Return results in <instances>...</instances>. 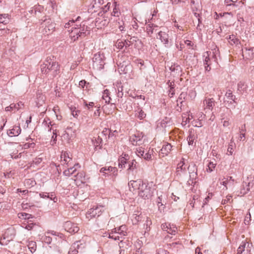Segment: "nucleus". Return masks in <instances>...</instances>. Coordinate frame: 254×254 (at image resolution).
Segmentation results:
<instances>
[{"mask_svg":"<svg viewBox=\"0 0 254 254\" xmlns=\"http://www.w3.org/2000/svg\"><path fill=\"white\" fill-rule=\"evenodd\" d=\"M84 105L87 107L88 109H90V108L93 107L94 105V103L93 102H89L88 104L87 103V101L85 100L83 101Z\"/></svg>","mask_w":254,"mask_h":254,"instance_id":"nucleus-55","label":"nucleus"},{"mask_svg":"<svg viewBox=\"0 0 254 254\" xmlns=\"http://www.w3.org/2000/svg\"><path fill=\"white\" fill-rule=\"evenodd\" d=\"M188 169L190 174V178L192 180L195 179L197 177V167L196 165L192 164L188 167Z\"/></svg>","mask_w":254,"mask_h":254,"instance_id":"nucleus-18","label":"nucleus"},{"mask_svg":"<svg viewBox=\"0 0 254 254\" xmlns=\"http://www.w3.org/2000/svg\"><path fill=\"white\" fill-rule=\"evenodd\" d=\"M80 165L78 163L75 164L73 166L70 167L64 170L63 174L64 176L69 177L73 174L76 171L78 168H80Z\"/></svg>","mask_w":254,"mask_h":254,"instance_id":"nucleus-21","label":"nucleus"},{"mask_svg":"<svg viewBox=\"0 0 254 254\" xmlns=\"http://www.w3.org/2000/svg\"><path fill=\"white\" fill-rule=\"evenodd\" d=\"M68 31L70 32V37L73 41L77 40L79 37H84L89 34V30H85L84 27H81V25L79 27L78 26H77V27L75 26L72 27L71 30L69 29Z\"/></svg>","mask_w":254,"mask_h":254,"instance_id":"nucleus-2","label":"nucleus"},{"mask_svg":"<svg viewBox=\"0 0 254 254\" xmlns=\"http://www.w3.org/2000/svg\"><path fill=\"white\" fill-rule=\"evenodd\" d=\"M42 74L50 73L53 77H56L60 73V65L54 59V57H48L43 64L40 65Z\"/></svg>","mask_w":254,"mask_h":254,"instance_id":"nucleus-1","label":"nucleus"},{"mask_svg":"<svg viewBox=\"0 0 254 254\" xmlns=\"http://www.w3.org/2000/svg\"><path fill=\"white\" fill-rule=\"evenodd\" d=\"M86 83V81L85 80H82L79 81V85L81 87V88H83Z\"/></svg>","mask_w":254,"mask_h":254,"instance_id":"nucleus-62","label":"nucleus"},{"mask_svg":"<svg viewBox=\"0 0 254 254\" xmlns=\"http://www.w3.org/2000/svg\"><path fill=\"white\" fill-rule=\"evenodd\" d=\"M144 159L146 160H149L151 158V155L149 152H147L143 154V156H142Z\"/></svg>","mask_w":254,"mask_h":254,"instance_id":"nucleus-56","label":"nucleus"},{"mask_svg":"<svg viewBox=\"0 0 254 254\" xmlns=\"http://www.w3.org/2000/svg\"><path fill=\"white\" fill-rule=\"evenodd\" d=\"M204 64H210V58L208 56H207L205 57V60H204Z\"/></svg>","mask_w":254,"mask_h":254,"instance_id":"nucleus-64","label":"nucleus"},{"mask_svg":"<svg viewBox=\"0 0 254 254\" xmlns=\"http://www.w3.org/2000/svg\"><path fill=\"white\" fill-rule=\"evenodd\" d=\"M157 38L159 39L162 42L167 46L169 43V36L166 31H160L158 32Z\"/></svg>","mask_w":254,"mask_h":254,"instance_id":"nucleus-17","label":"nucleus"},{"mask_svg":"<svg viewBox=\"0 0 254 254\" xmlns=\"http://www.w3.org/2000/svg\"><path fill=\"white\" fill-rule=\"evenodd\" d=\"M186 97V93L182 92L179 96L178 99L177 100V102H180L181 103H182V99H185Z\"/></svg>","mask_w":254,"mask_h":254,"instance_id":"nucleus-51","label":"nucleus"},{"mask_svg":"<svg viewBox=\"0 0 254 254\" xmlns=\"http://www.w3.org/2000/svg\"><path fill=\"white\" fill-rule=\"evenodd\" d=\"M254 185V180L251 182H244L242 185V189L241 190V194L244 195L246 194L250 190V188L252 187Z\"/></svg>","mask_w":254,"mask_h":254,"instance_id":"nucleus-16","label":"nucleus"},{"mask_svg":"<svg viewBox=\"0 0 254 254\" xmlns=\"http://www.w3.org/2000/svg\"><path fill=\"white\" fill-rule=\"evenodd\" d=\"M146 116V114L144 113V112L142 110H140L139 113L138 115L137 116L138 118L141 120L144 118Z\"/></svg>","mask_w":254,"mask_h":254,"instance_id":"nucleus-57","label":"nucleus"},{"mask_svg":"<svg viewBox=\"0 0 254 254\" xmlns=\"http://www.w3.org/2000/svg\"><path fill=\"white\" fill-rule=\"evenodd\" d=\"M125 229L126 226L125 225H122L119 228L114 229V230H115V233L118 234V235L125 236L127 235V232L125 231Z\"/></svg>","mask_w":254,"mask_h":254,"instance_id":"nucleus-28","label":"nucleus"},{"mask_svg":"<svg viewBox=\"0 0 254 254\" xmlns=\"http://www.w3.org/2000/svg\"><path fill=\"white\" fill-rule=\"evenodd\" d=\"M53 133V135L52 137L51 142H53V143H56L57 141V136L58 135L57 129L54 130Z\"/></svg>","mask_w":254,"mask_h":254,"instance_id":"nucleus-49","label":"nucleus"},{"mask_svg":"<svg viewBox=\"0 0 254 254\" xmlns=\"http://www.w3.org/2000/svg\"><path fill=\"white\" fill-rule=\"evenodd\" d=\"M40 195L41 197L45 198V197H48L50 198L51 199L53 200L54 202H56L57 201V198L56 197H54L53 198H52L53 195H51V197L50 196L49 193L46 192H43L42 193L40 194Z\"/></svg>","mask_w":254,"mask_h":254,"instance_id":"nucleus-43","label":"nucleus"},{"mask_svg":"<svg viewBox=\"0 0 254 254\" xmlns=\"http://www.w3.org/2000/svg\"><path fill=\"white\" fill-rule=\"evenodd\" d=\"M61 158L63 159L62 160L63 162H64V164H66L67 166H69L71 164L70 161H72L71 158L69 156V154L66 152H63L61 154Z\"/></svg>","mask_w":254,"mask_h":254,"instance_id":"nucleus-25","label":"nucleus"},{"mask_svg":"<svg viewBox=\"0 0 254 254\" xmlns=\"http://www.w3.org/2000/svg\"><path fill=\"white\" fill-rule=\"evenodd\" d=\"M100 172L103 173V175L105 177L110 174H112L114 176H116L117 175L118 171L115 167H109L108 168L102 167L100 169Z\"/></svg>","mask_w":254,"mask_h":254,"instance_id":"nucleus-14","label":"nucleus"},{"mask_svg":"<svg viewBox=\"0 0 254 254\" xmlns=\"http://www.w3.org/2000/svg\"><path fill=\"white\" fill-rule=\"evenodd\" d=\"M153 190L148 183L143 182L138 191V195L143 199H148L153 194Z\"/></svg>","mask_w":254,"mask_h":254,"instance_id":"nucleus-5","label":"nucleus"},{"mask_svg":"<svg viewBox=\"0 0 254 254\" xmlns=\"http://www.w3.org/2000/svg\"><path fill=\"white\" fill-rule=\"evenodd\" d=\"M74 177L76 178L74 179L75 181L76 180H78L81 182H83L84 181V175L83 172H82L78 173Z\"/></svg>","mask_w":254,"mask_h":254,"instance_id":"nucleus-42","label":"nucleus"},{"mask_svg":"<svg viewBox=\"0 0 254 254\" xmlns=\"http://www.w3.org/2000/svg\"><path fill=\"white\" fill-rule=\"evenodd\" d=\"M104 206L103 205L94 206L90 208L86 214V218L90 220L93 218L99 217L104 211Z\"/></svg>","mask_w":254,"mask_h":254,"instance_id":"nucleus-7","label":"nucleus"},{"mask_svg":"<svg viewBox=\"0 0 254 254\" xmlns=\"http://www.w3.org/2000/svg\"><path fill=\"white\" fill-rule=\"evenodd\" d=\"M172 146L171 144L166 143L164 144L160 151V154H162V156H167L170 152Z\"/></svg>","mask_w":254,"mask_h":254,"instance_id":"nucleus-22","label":"nucleus"},{"mask_svg":"<svg viewBox=\"0 0 254 254\" xmlns=\"http://www.w3.org/2000/svg\"><path fill=\"white\" fill-rule=\"evenodd\" d=\"M6 122V121H5L4 119H1V122H0V130H2L3 129Z\"/></svg>","mask_w":254,"mask_h":254,"instance_id":"nucleus-59","label":"nucleus"},{"mask_svg":"<svg viewBox=\"0 0 254 254\" xmlns=\"http://www.w3.org/2000/svg\"><path fill=\"white\" fill-rule=\"evenodd\" d=\"M41 30L43 34L49 35L51 34L55 28V23L50 18H45L41 20Z\"/></svg>","mask_w":254,"mask_h":254,"instance_id":"nucleus-3","label":"nucleus"},{"mask_svg":"<svg viewBox=\"0 0 254 254\" xmlns=\"http://www.w3.org/2000/svg\"><path fill=\"white\" fill-rule=\"evenodd\" d=\"M203 104L206 109L212 111L215 105V101L213 98L205 99L203 100Z\"/></svg>","mask_w":254,"mask_h":254,"instance_id":"nucleus-24","label":"nucleus"},{"mask_svg":"<svg viewBox=\"0 0 254 254\" xmlns=\"http://www.w3.org/2000/svg\"><path fill=\"white\" fill-rule=\"evenodd\" d=\"M70 110L71 114L74 117H77L78 116L80 111L78 110H76L75 107H71L70 108Z\"/></svg>","mask_w":254,"mask_h":254,"instance_id":"nucleus-48","label":"nucleus"},{"mask_svg":"<svg viewBox=\"0 0 254 254\" xmlns=\"http://www.w3.org/2000/svg\"><path fill=\"white\" fill-rule=\"evenodd\" d=\"M196 136L191 129L189 130V135L187 138L188 142L189 145H192Z\"/></svg>","mask_w":254,"mask_h":254,"instance_id":"nucleus-26","label":"nucleus"},{"mask_svg":"<svg viewBox=\"0 0 254 254\" xmlns=\"http://www.w3.org/2000/svg\"><path fill=\"white\" fill-rule=\"evenodd\" d=\"M246 131V125H244L241 128H240V140H244L245 138V132Z\"/></svg>","mask_w":254,"mask_h":254,"instance_id":"nucleus-35","label":"nucleus"},{"mask_svg":"<svg viewBox=\"0 0 254 254\" xmlns=\"http://www.w3.org/2000/svg\"><path fill=\"white\" fill-rule=\"evenodd\" d=\"M143 182L141 179H138L135 181L131 180L128 183V186L130 191L132 192H135L138 191L140 190V188L142 185Z\"/></svg>","mask_w":254,"mask_h":254,"instance_id":"nucleus-9","label":"nucleus"},{"mask_svg":"<svg viewBox=\"0 0 254 254\" xmlns=\"http://www.w3.org/2000/svg\"><path fill=\"white\" fill-rule=\"evenodd\" d=\"M15 235V230L13 228H8L0 240V244L2 245H6L11 241Z\"/></svg>","mask_w":254,"mask_h":254,"instance_id":"nucleus-8","label":"nucleus"},{"mask_svg":"<svg viewBox=\"0 0 254 254\" xmlns=\"http://www.w3.org/2000/svg\"><path fill=\"white\" fill-rule=\"evenodd\" d=\"M9 21V18L7 14H0V23L6 24Z\"/></svg>","mask_w":254,"mask_h":254,"instance_id":"nucleus-31","label":"nucleus"},{"mask_svg":"<svg viewBox=\"0 0 254 254\" xmlns=\"http://www.w3.org/2000/svg\"><path fill=\"white\" fill-rule=\"evenodd\" d=\"M245 54L248 55L249 59H253L254 58V48H250L248 49L245 48Z\"/></svg>","mask_w":254,"mask_h":254,"instance_id":"nucleus-33","label":"nucleus"},{"mask_svg":"<svg viewBox=\"0 0 254 254\" xmlns=\"http://www.w3.org/2000/svg\"><path fill=\"white\" fill-rule=\"evenodd\" d=\"M116 233H115V230L113 229L112 230V232L109 235V238L110 239H112L115 240H120V238H122V236H120L119 235H115Z\"/></svg>","mask_w":254,"mask_h":254,"instance_id":"nucleus-39","label":"nucleus"},{"mask_svg":"<svg viewBox=\"0 0 254 254\" xmlns=\"http://www.w3.org/2000/svg\"><path fill=\"white\" fill-rule=\"evenodd\" d=\"M74 21L73 20H69L67 23H66L64 25V28L66 29H69L70 27H74L76 26L74 24Z\"/></svg>","mask_w":254,"mask_h":254,"instance_id":"nucleus-46","label":"nucleus"},{"mask_svg":"<svg viewBox=\"0 0 254 254\" xmlns=\"http://www.w3.org/2000/svg\"><path fill=\"white\" fill-rule=\"evenodd\" d=\"M27 247H28L29 250H30V251L32 253H33L36 250V243L35 242H33V241L29 242L27 245Z\"/></svg>","mask_w":254,"mask_h":254,"instance_id":"nucleus-36","label":"nucleus"},{"mask_svg":"<svg viewBox=\"0 0 254 254\" xmlns=\"http://www.w3.org/2000/svg\"><path fill=\"white\" fill-rule=\"evenodd\" d=\"M135 152L138 156L142 157V156H143V154L144 152V148H142V147H137L136 149Z\"/></svg>","mask_w":254,"mask_h":254,"instance_id":"nucleus-44","label":"nucleus"},{"mask_svg":"<svg viewBox=\"0 0 254 254\" xmlns=\"http://www.w3.org/2000/svg\"><path fill=\"white\" fill-rule=\"evenodd\" d=\"M187 167L186 165L185 159L182 158L181 161L178 163L177 167L176 169V176L178 177H180L182 176L187 174Z\"/></svg>","mask_w":254,"mask_h":254,"instance_id":"nucleus-10","label":"nucleus"},{"mask_svg":"<svg viewBox=\"0 0 254 254\" xmlns=\"http://www.w3.org/2000/svg\"><path fill=\"white\" fill-rule=\"evenodd\" d=\"M161 228L164 231H166L168 234L175 235L177 228L174 225L169 223H165L161 225Z\"/></svg>","mask_w":254,"mask_h":254,"instance_id":"nucleus-13","label":"nucleus"},{"mask_svg":"<svg viewBox=\"0 0 254 254\" xmlns=\"http://www.w3.org/2000/svg\"><path fill=\"white\" fill-rule=\"evenodd\" d=\"M247 88V85L244 82L240 81L238 84V90L239 91H245Z\"/></svg>","mask_w":254,"mask_h":254,"instance_id":"nucleus-41","label":"nucleus"},{"mask_svg":"<svg viewBox=\"0 0 254 254\" xmlns=\"http://www.w3.org/2000/svg\"><path fill=\"white\" fill-rule=\"evenodd\" d=\"M79 230V228L77 226L76 224H74L72 229L70 230V233H77Z\"/></svg>","mask_w":254,"mask_h":254,"instance_id":"nucleus-54","label":"nucleus"},{"mask_svg":"<svg viewBox=\"0 0 254 254\" xmlns=\"http://www.w3.org/2000/svg\"><path fill=\"white\" fill-rule=\"evenodd\" d=\"M137 163L134 159H132L131 161H128V165L127 166V174L129 175L130 174H133V172L137 168Z\"/></svg>","mask_w":254,"mask_h":254,"instance_id":"nucleus-20","label":"nucleus"},{"mask_svg":"<svg viewBox=\"0 0 254 254\" xmlns=\"http://www.w3.org/2000/svg\"><path fill=\"white\" fill-rule=\"evenodd\" d=\"M26 183L27 184H30L31 185V186H34L35 184H36V183L34 181H33L31 179H28V180H27L26 181Z\"/></svg>","mask_w":254,"mask_h":254,"instance_id":"nucleus-60","label":"nucleus"},{"mask_svg":"<svg viewBox=\"0 0 254 254\" xmlns=\"http://www.w3.org/2000/svg\"><path fill=\"white\" fill-rule=\"evenodd\" d=\"M116 46L118 49L121 50L124 47L125 45L124 44L123 41H118L116 43Z\"/></svg>","mask_w":254,"mask_h":254,"instance_id":"nucleus-52","label":"nucleus"},{"mask_svg":"<svg viewBox=\"0 0 254 254\" xmlns=\"http://www.w3.org/2000/svg\"><path fill=\"white\" fill-rule=\"evenodd\" d=\"M124 44L125 45V48H127L129 47L130 45L132 44V41L128 40H125L123 41Z\"/></svg>","mask_w":254,"mask_h":254,"instance_id":"nucleus-50","label":"nucleus"},{"mask_svg":"<svg viewBox=\"0 0 254 254\" xmlns=\"http://www.w3.org/2000/svg\"><path fill=\"white\" fill-rule=\"evenodd\" d=\"M74 223L70 221H66L64 223V227L66 231L70 233V230H71V229H72L73 226H74Z\"/></svg>","mask_w":254,"mask_h":254,"instance_id":"nucleus-34","label":"nucleus"},{"mask_svg":"<svg viewBox=\"0 0 254 254\" xmlns=\"http://www.w3.org/2000/svg\"><path fill=\"white\" fill-rule=\"evenodd\" d=\"M105 56L103 53L99 52L95 54L93 58V66L97 70H101L104 68Z\"/></svg>","mask_w":254,"mask_h":254,"instance_id":"nucleus-4","label":"nucleus"},{"mask_svg":"<svg viewBox=\"0 0 254 254\" xmlns=\"http://www.w3.org/2000/svg\"><path fill=\"white\" fill-rule=\"evenodd\" d=\"M232 196L231 195H227L225 199L222 200V204H225L228 202L230 201Z\"/></svg>","mask_w":254,"mask_h":254,"instance_id":"nucleus-58","label":"nucleus"},{"mask_svg":"<svg viewBox=\"0 0 254 254\" xmlns=\"http://www.w3.org/2000/svg\"><path fill=\"white\" fill-rule=\"evenodd\" d=\"M43 124H44L45 126H48V127H49L50 126L53 127L55 125L54 124H51V122L50 121L49 119H45Z\"/></svg>","mask_w":254,"mask_h":254,"instance_id":"nucleus-53","label":"nucleus"},{"mask_svg":"<svg viewBox=\"0 0 254 254\" xmlns=\"http://www.w3.org/2000/svg\"><path fill=\"white\" fill-rule=\"evenodd\" d=\"M216 167V164L212 162H209L207 165L206 171L209 173L212 172Z\"/></svg>","mask_w":254,"mask_h":254,"instance_id":"nucleus-40","label":"nucleus"},{"mask_svg":"<svg viewBox=\"0 0 254 254\" xmlns=\"http://www.w3.org/2000/svg\"><path fill=\"white\" fill-rule=\"evenodd\" d=\"M103 99L105 101L106 103H110L111 98L109 96V91L108 90L106 89L104 90L103 95Z\"/></svg>","mask_w":254,"mask_h":254,"instance_id":"nucleus-37","label":"nucleus"},{"mask_svg":"<svg viewBox=\"0 0 254 254\" xmlns=\"http://www.w3.org/2000/svg\"><path fill=\"white\" fill-rule=\"evenodd\" d=\"M190 119L191 118L189 117V116L188 117L183 116L182 125L183 126H185L188 124V123L190 122Z\"/></svg>","mask_w":254,"mask_h":254,"instance_id":"nucleus-47","label":"nucleus"},{"mask_svg":"<svg viewBox=\"0 0 254 254\" xmlns=\"http://www.w3.org/2000/svg\"><path fill=\"white\" fill-rule=\"evenodd\" d=\"M24 106V104L22 102H19L17 104H11L9 107L10 109L15 108L17 110L21 109Z\"/></svg>","mask_w":254,"mask_h":254,"instance_id":"nucleus-38","label":"nucleus"},{"mask_svg":"<svg viewBox=\"0 0 254 254\" xmlns=\"http://www.w3.org/2000/svg\"><path fill=\"white\" fill-rule=\"evenodd\" d=\"M224 4L226 6V10L228 11L231 10V8H229L230 6L232 7H237V5L233 0H224Z\"/></svg>","mask_w":254,"mask_h":254,"instance_id":"nucleus-27","label":"nucleus"},{"mask_svg":"<svg viewBox=\"0 0 254 254\" xmlns=\"http://www.w3.org/2000/svg\"><path fill=\"white\" fill-rule=\"evenodd\" d=\"M252 244H249L245 242H242L239 247L237 250V254H251V246Z\"/></svg>","mask_w":254,"mask_h":254,"instance_id":"nucleus-12","label":"nucleus"},{"mask_svg":"<svg viewBox=\"0 0 254 254\" xmlns=\"http://www.w3.org/2000/svg\"><path fill=\"white\" fill-rule=\"evenodd\" d=\"M157 26L156 25H152V26H149L148 27H147V32L148 35L152 34L154 31L155 32L157 31L156 29H155V28L157 27Z\"/></svg>","mask_w":254,"mask_h":254,"instance_id":"nucleus-45","label":"nucleus"},{"mask_svg":"<svg viewBox=\"0 0 254 254\" xmlns=\"http://www.w3.org/2000/svg\"><path fill=\"white\" fill-rule=\"evenodd\" d=\"M143 136L141 133L137 132L132 136H130L129 141L133 145H140L144 143L143 140Z\"/></svg>","mask_w":254,"mask_h":254,"instance_id":"nucleus-11","label":"nucleus"},{"mask_svg":"<svg viewBox=\"0 0 254 254\" xmlns=\"http://www.w3.org/2000/svg\"><path fill=\"white\" fill-rule=\"evenodd\" d=\"M131 217L133 224H136L141 220L142 216L141 215V213L139 214L138 212L137 213L133 214Z\"/></svg>","mask_w":254,"mask_h":254,"instance_id":"nucleus-29","label":"nucleus"},{"mask_svg":"<svg viewBox=\"0 0 254 254\" xmlns=\"http://www.w3.org/2000/svg\"><path fill=\"white\" fill-rule=\"evenodd\" d=\"M82 244L80 241H77L74 243L71 246L68 254H77L79 252H81Z\"/></svg>","mask_w":254,"mask_h":254,"instance_id":"nucleus-15","label":"nucleus"},{"mask_svg":"<svg viewBox=\"0 0 254 254\" xmlns=\"http://www.w3.org/2000/svg\"><path fill=\"white\" fill-rule=\"evenodd\" d=\"M224 99V102L229 107L235 109L236 105L237 104L236 101L237 98L235 95L233 94V91L230 89L227 90Z\"/></svg>","mask_w":254,"mask_h":254,"instance_id":"nucleus-6","label":"nucleus"},{"mask_svg":"<svg viewBox=\"0 0 254 254\" xmlns=\"http://www.w3.org/2000/svg\"><path fill=\"white\" fill-rule=\"evenodd\" d=\"M162 200L160 197H158V199L157 200V204L158 206V207L160 208L161 206H162L163 204L161 202Z\"/></svg>","mask_w":254,"mask_h":254,"instance_id":"nucleus-63","label":"nucleus"},{"mask_svg":"<svg viewBox=\"0 0 254 254\" xmlns=\"http://www.w3.org/2000/svg\"><path fill=\"white\" fill-rule=\"evenodd\" d=\"M175 94L174 87H172V88L170 89L169 95L171 97H172Z\"/></svg>","mask_w":254,"mask_h":254,"instance_id":"nucleus-61","label":"nucleus"},{"mask_svg":"<svg viewBox=\"0 0 254 254\" xmlns=\"http://www.w3.org/2000/svg\"><path fill=\"white\" fill-rule=\"evenodd\" d=\"M229 42L231 44V45H238L240 43L239 40L236 38L235 36L234 35H230L229 37Z\"/></svg>","mask_w":254,"mask_h":254,"instance_id":"nucleus-32","label":"nucleus"},{"mask_svg":"<svg viewBox=\"0 0 254 254\" xmlns=\"http://www.w3.org/2000/svg\"><path fill=\"white\" fill-rule=\"evenodd\" d=\"M121 70L123 71L124 73L127 74L132 71V66L130 64H127V65L123 64L120 67Z\"/></svg>","mask_w":254,"mask_h":254,"instance_id":"nucleus-30","label":"nucleus"},{"mask_svg":"<svg viewBox=\"0 0 254 254\" xmlns=\"http://www.w3.org/2000/svg\"><path fill=\"white\" fill-rule=\"evenodd\" d=\"M21 131V129L19 125L14 126L12 128L7 130V133L9 136L11 137L17 136L20 133Z\"/></svg>","mask_w":254,"mask_h":254,"instance_id":"nucleus-19","label":"nucleus"},{"mask_svg":"<svg viewBox=\"0 0 254 254\" xmlns=\"http://www.w3.org/2000/svg\"><path fill=\"white\" fill-rule=\"evenodd\" d=\"M126 157H128V155L125 154V156H121L119 158L118 166L120 168L124 169L127 167L128 160Z\"/></svg>","mask_w":254,"mask_h":254,"instance_id":"nucleus-23","label":"nucleus"}]
</instances>
